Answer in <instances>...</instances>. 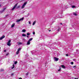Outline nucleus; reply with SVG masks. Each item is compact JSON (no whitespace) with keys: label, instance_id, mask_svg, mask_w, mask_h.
<instances>
[{"label":"nucleus","instance_id":"22","mask_svg":"<svg viewBox=\"0 0 79 79\" xmlns=\"http://www.w3.org/2000/svg\"><path fill=\"white\" fill-rule=\"evenodd\" d=\"M17 63H18V62L16 61L15 62V64H17Z\"/></svg>","mask_w":79,"mask_h":79},{"label":"nucleus","instance_id":"11","mask_svg":"<svg viewBox=\"0 0 79 79\" xmlns=\"http://www.w3.org/2000/svg\"><path fill=\"white\" fill-rule=\"evenodd\" d=\"M5 10H6V8H4L2 11H1L0 12L1 13H2V12H3V11H5Z\"/></svg>","mask_w":79,"mask_h":79},{"label":"nucleus","instance_id":"19","mask_svg":"<svg viewBox=\"0 0 79 79\" xmlns=\"http://www.w3.org/2000/svg\"><path fill=\"white\" fill-rule=\"evenodd\" d=\"M15 68V64H13V66L11 68L12 69H13V68Z\"/></svg>","mask_w":79,"mask_h":79},{"label":"nucleus","instance_id":"46","mask_svg":"<svg viewBox=\"0 0 79 79\" xmlns=\"http://www.w3.org/2000/svg\"><path fill=\"white\" fill-rule=\"evenodd\" d=\"M73 60H74V59H73Z\"/></svg>","mask_w":79,"mask_h":79},{"label":"nucleus","instance_id":"20","mask_svg":"<svg viewBox=\"0 0 79 79\" xmlns=\"http://www.w3.org/2000/svg\"><path fill=\"white\" fill-rule=\"evenodd\" d=\"M20 8V6H17V7H16V8L17 9H18V8Z\"/></svg>","mask_w":79,"mask_h":79},{"label":"nucleus","instance_id":"23","mask_svg":"<svg viewBox=\"0 0 79 79\" xmlns=\"http://www.w3.org/2000/svg\"><path fill=\"white\" fill-rule=\"evenodd\" d=\"M30 34H31L28 33H27V35H30Z\"/></svg>","mask_w":79,"mask_h":79},{"label":"nucleus","instance_id":"8","mask_svg":"<svg viewBox=\"0 0 79 79\" xmlns=\"http://www.w3.org/2000/svg\"><path fill=\"white\" fill-rule=\"evenodd\" d=\"M61 66L62 68H63L64 69H65V68H66V67H65L64 65H61Z\"/></svg>","mask_w":79,"mask_h":79},{"label":"nucleus","instance_id":"29","mask_svg":"<svg viewBox=\"0 0 79 79\" xmlns=\"http://www.w3.org/2000/svg\"><path fill=\"white\" fill-rule=\"evenodd\" d=\"M27 77H28V75H26V77H25V78H27Z\"/></svg>","mask_w":79,"mask_h":79},{"label":"nucleus","instance_id":"14","mask_svg":"<svg viewBox=\"0 0 79 79\" xmlns=\"http://www.w3.org/2000/svg\"><path fill=\"white\" fill-rule=\"evenodd\" d=\"M73 15H74L75 16H77V14L75 12L73 13Z\"/></svg>","mask_w":79,"mask_h":79},{"label":"nucleus","instance_id":"7","mask_svg":"<svg viewBox=\"0 0 79 79\" xmlns=\"http://www.w3.org/2000/svg\"><path fill=\"white\" fill-rule=\"evenodd\" d=\"M5 37V35L2 36V37H1L0 38V40H2V39H4Z\"/></svg>","mask_w":79,"mask_h":79},{"label":"nucleus","instance_id":"2","mask_svg":"<svg viewBox=\"0 0 79 79\" xmlns=\"http://www.w3.org/2000/svg\"><path fill=\"white\" fill-rule=\"evenodd\" d=\"M11 40H9L8 41V42L7 43V45H8V46H11Z\"/></svg>","mask_w":79,"mask_h":79},{"label":"nucleus","instance_id":"27","mask_svg":"<svg viewBox=\"0 0 79 79\" xmlns=\"http://www.w3.org/2000/svg\"><path fill=\"white\" fill-rule=\"evenodd\" d=\"M29 24H31V22H30V21L29 22Z\"/></svg>","mask_w":79,"mask_h":79},{"label":"nucleus","instance_id":"35","mask_svg":"<svg viewBox=\"0 0 79 79\" xmlns=\"http://www.w3.org/2000/svg\"><path fill=\"white\" fill-rule=\"evenodd\" d=\"M76 51H77V52H79V50H78V49H77V50H76Z\"/></svg>","mask_w":79,"mask_h":79},{"label":"nucleus","instance_id":"30","mask_svg":"<svg viewBox=\"0 0 79 79\" xmlns=\"http://www.w3.org/2000/svg\"><path fill=\"white\" fill-rule=\"evenodd\" d=\"M33 35H34V34H35V31H34L33 32Z\"/></svg>","mask_w":79,"mask_h":79},{"label":"nucleus","instance_id":"15","mask_svg":"<svg viewBox=\"0 0 79 79\" xmlns=\"http://www.w3.org/2000/svg\"><path fill=\"white\" fill-rule=\"evenodd\" d=\"M4 71V69H1L0 70V72H3Z\"/></svg>","mask_w":79,"mask_h":79},{"label":"nucleus","instance_id":"45","mask_svg":"<svg viewBox=\"0 0 79 79\" xmlns=\"http://www.w3.org/2000/svg\"><path fill=\"white\" fill-rule=\"evenodd\" d=\"M0 49H1V48L0 47Z\"/></svg>","mask_w":79,"mask_h":79},{"label":"nucleus","instance_id":"5","mask_svg":"<svg viewBox=\"0 0 79 79\" xmlns=\"http://www.w3.org/2000/svg\"><path fill=\"white\" fill-rule=\"evenodd\" d=\"M21 48H19V49L16 52V54L17 55L19 53V51H20V50H21Z\"/></svg>","mask_w":79,"mask_h":79},{"label":"nucleus","instance_id":"32","mask_svg":"<svg viewBox=\"0 0 79 79\" xmlns=\"http://www.w3.org/2000/svg\"><path fill=\"white\" fill-rule=\"evenodd\" d=\"M29 13H28V14L27 16V17L28 16H29Z\"/></svg>","mask_w":79,"mask_h":79},{"label":"nucleus","instance_id":"37","mask_svg":"<svg viewBox=\"0 0 79 79\" xmlns=\"http://www.w3.org/2000/svg\"><path fill=\"white\" fill-rule=\"evenodd\" d=\"M13 74H14V73H11V76H13Z\"/></svg>","mask_w":79,"mask_h":79},{"label":"nucleus","instance_id":"25","mask_svg":"<svg viewBox=\"0 0 79 79\" xmlns=\"http://www.w3.org/2000/svg\"><path fill=\"white\" fill-rule=\"evenodd\" d=\"M60 28H58L57 30V31H58V32H59V31H60Z\"/></svg>","mask_w":79,"mask_h":79},{"label":"nucleus","instance_id":"36","mask_svg":"<svg viewBox=\"0 0 79 79\" xmlns=\"http://www.w3.org/2000/svg\"><path fill=\"white\" fill-rule=\"evenodd\" d=\"M75 67H76V66H73V68H75Z\"/></svg>","mask_w":79,"mask_h":79},{"label":"nucleus","instance_id":"4","mask_svg":"<svg viewBox=\"0 0 79 79\" xmlns=\"http://www.w3.org/2000/svg\"><path fill=\"white\" fill-rule=\"evenodd\" d=\"M54 61H58L59 60V58L56 57H54Z\"/></svg>","mask_w":79,"mask_h":79},{"label":"nucleus","instance_id":"21","mask_svg":"<svg viewBox=\"0 0 79 79\" xmlns=\"http://www.w3.org/2000/svg\"><path fill=\"white\" fill-rule=\"evenodd\" d=\"M29 73V72H27V73L25 74L26 76H28V74Z\"/></svg>","mask_w":79,"mask_h":79},{"label":"nucleus","instance_id":"24","mask_svg":"<svg viewBox=\"0 0 79 79\" xmlns=\"http://www.w3.org/2000/svg\"><path fill=\"white\" fill-rule=\"evenodd\" d=\"M22 43H21V42H19V45H21V44H22Z\"/></svg>","mask_w":79,"mask_h":79},{"label":"nucleus","instance_id":"6","mask_svg":"<svg viewBox=\"0 0 79 79\" xmlns=\"http://www.w3.org/2000/svg\"><path fill=\"white\" fill-rule=\"evenodd\" d=\"M17 6V4H16L15 6L13 7V8L12 9V10H13L15 9V8H16Z\"/></svg>","mask_w":79,"mask_h":79},{"label":"nucleus","instance_id":"10","mask_svg":"<svg viewBox=\"0 0 79 79\" xmlns=\"http://www.w3.org/2000/svg\"><path fill=\"white\" fill-rule=\"evenodd\" d=\"M27 45H30V41H28L27 42Z\"/></svg>","mask_w":79,"mask_h":79},{"label":"nucleus","instance_id":"33","mask_svg":"<svg viewBox=\"0 0 79 79\" xmlns=\"http://www.w3.org/2000/svg\"><path fill=\"white\" fill-rule=\"evenodd\" d=\"M4 52H6V50H4Z\"/></svg>","mask_w":79,"mask_h":79},{"label":"nucleus","instance_id":"26","mask_svg":"<svg viewBox=\"0 0 79 79\" xmlns=\"http://www.w3.org/2000/svg\"><path fill=\"white\" fill-rule=\"evenodd\" d=\"M74 64V63L73 62H71V64Z\"/></svg>","mask_w":79,"mask_h":79},{"label":"nucleus","instance_id":"44","mask_svg":"<svg viewBox=\"0 0 79 79\" xmlns=\"http://www.w3.org/2000/svg\"><path fill=\"white\" fill-rule=\"evenodd\" d=\"M60 24H61L62 25H63V24L61 23H60Z\"/></svg>","mask_w":79,"mask_h":79},{"label":"nucleus","instance_id":"3","mask_svg":"<svg viewBox=\"0 0 79 79\" xmlns=\"http://www.w3.org/2000/svg\"><path fill=\"white\" fill-rule=\"evenodd\" d=\"M27 2H26L25 3H24L23 4V5L22 7V9H23L25 7V6H26V5L27 4Z\"/></svg>","mask_w":79,"mask_h":79},{"label":"nucleus","instance_id":"40","mask_svg":"<svg viewBox=\"0 0 79 79\" xmlns=\"http://www.w3.org/2000/svg\"><path fill=\"white\" fill-rule=\"evenodd\" d=\"M74 79H78V78H74Z\"/></svg>","mask_w":79,"mask_h":79},{"label":"nucleus","instance_id":"9","mask_svg":"<svg viewBox=\"0 0 79 79\" xmlns=\"http://www.w3.org/2000/svg\"><path fill=\"white\" fill-rule=\"evenodd\" d=\"M26 31V30L25 29H23L22 30V32H25Z\"/></svg>","mask_w":79,"mask_h":79},{"label":"nucleus","instance_id":"28","mask_svg":"<svg viewBox=\"0 0 79 79\" xmlns=\"http://www.w3.org/2000/svg\"><path fill=\"white\" fill-rule=\"evenodd\" d=\"M61 71V68H60V69H59L58 70V71Z\"/></svg>","mask_w":79,"mask_h":79},{"label":"nucleus","instance_id":"16","mask_svg":"<svg viewBox=\"0 0 79 79\" xmlns=\"http://www.w3.org/2000/svg\"><path fill=\"white\" fill-rule=\"evenodd\" d=\"M32 39H33V38H30L29 40L28 41H29L30 42H31V40H32Z\"/></svg>","mask_w":79,"mask_h":79},{"label":"nucleus","instance_id":"17","mask_svg":"<svg viewBox=\"0 0 79 79\" xmlns=\"http://www.w3.org/2000/svg\"><path fill=\"white\" fill-rule=\"evenodd\" d=\"M71 7L72 8H76V6H72Z\"/></svg>","mask_w":79,"mask_h":79},{"label":"nucleus","instance_id":"42","mask_svg":"<svg viewBox=\"0 0 79 79\" xmlns=\"http://www.w3.org/2000/svg\"><path fill=\"white\" fill-rule=\"evenodd\" d=\"M27 38H29V36H27Z\"/></svg>","mask_w":79,"mask_h":79},{"label":"nucleus","instance_id":"31","mask_svg":"<svg viewBox=\"0 0 79 79\" xmlns=\"http://www.w3.org/2000/svg\"><path fill=\"white\" fill-rule=\"evenodd\" d=\"M9 55V53H7L6 54V56H7Z\"/></svg>","mask_w":79,"mask_h":79},{"label":"nucleus","instance_id":"18","mask_svg":"<svg viewBox=\"0 0 79 79\" xmlns=\"http://www.w3.org/2000/svg\"><path fill=\"white\" fill-rule=\"evenodd\" d=\"M22 36H23L24 37H26V35L24 34H22Z\"/></svg>","mask_w":79,"mask_h":79},{"label":"nucleus","instance_id":"43","mask_svg":"<svg viewBox=\"0 0 79 79\" xmlns=\"http://www.w3.org/2000/svg\"><path fill=\"white\" fill-rule=\"evenodd\" d=\"M49 32L51 31V30H49Z\"/></svg>","mask_w":79,"mask_h":79},{"label":"nucleus","instance_id":"13","mask_svg":"<svg viewBox=\"0 0 79 79\" xmlns=\"http://www.w3.org/2000/svg\"><path fill=\"white\" fill-rule=\"evenodd\" d=\"M15 23H13L11 25V27H13L15 26Z\"/></svg>","mask_w":79,"mask_h":79},{"label":"nucleus","instance_id":"34","mask_svg":"<svg viewBox=\"0 0 79 79\" xmlns=\"http://www.w3.org/2000/svg\"><path fill=\"white\" fill-rule=\"evenodd\" d=\"M66 56H68V54H66Z\"/></svg>","mask_w":79,"mask_h":79},{"label":"nucleus","instance_id":"12","mask_svg":"<svg viewBox=\"0 0 79 79\" xmlns=\"http://www.w3.org/2000/svg\"><path fill=\"white\" fill-rule=\"evenodd\" d=\"M36 23V21H35L33 22L32 24L33 26H34V25H35V24Z\"/></svg>","mask_w":79,"mask_h":79},{"label":"nucleus","instance_id":"38","mask_svg":"<svg viewBox=\"0 0 79 79\" xmlns=\"http://www.w3.org/2000/svg\"><path fill=\"white\" fill-rule=\"evenodd\" d=\"M2 6V5L0 4V7H1Z\"/></svg>","mask_w":79,"mask_h":79},{"label":"nucleus","instance_id":"1","mask_svg":"<svg viewBox=\"0 0 79 79\" xmlns=\"http://www.w3.org/2000/svg\"><path fill=\"white\" fill-rule=\"evenodd\" d=\"M24 19V17L21 18L20 19L17 20L16 22L18 23V22H20L21 21H23Z\"/></svg>","mask_w":79,"mask_h":79},{"label":"nucleus","instance_id":"41","mask_svg":"<svg viewBox=\"0 0 79 79\" xmlns=\"http://www.w3.org/2000/svg\"><path fill=\"white\" fill-rule=\"evenodd\" d=\"M19 79H22V78H21V77H20Z\"/></svg>","mask_w":79,"mask_h":79},{"label":"nucleus","instance_id":"39","mask_svg":"<svg viewBox=\"0 0 79 79\" xmlns=\"http://www.w3.org/2000/svg\"><path fill=\"white\" fill-rule=\"evenodd\" d=\"M8 16V15H6V16Z\"/></svg>","mask_w":79,"mask_h":79}]
</instances>
